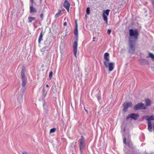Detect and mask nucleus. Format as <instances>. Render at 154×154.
Returning a JSON list of instances; mask_svg holds the SVG:
<instances>
[{
  "instance_id": "f257e3e1",
  "label": "nucleus",
  "mask_w": 154,
  "mask_h": 154,
  "mask_svg": "<svg viewBox=\"0 0 154 154\" xmlns=\"http://www.w3.org/2000/svg\"><path fill=\"white\" fill-rule=\"evenodd\" d=\"M129 35L128 52L132 54L135 51V46L139 34L137 29L134 30L131 29L129 30Z\"/></svg>"
},
{
  "instance_id": "f03ea898",
  "label": "nucleus",
  "mask_w": 154,
  "mask_h": 154,
  "mask_svg": "<svg viewBox=\"0 0 154 154\" xmlns=\"http://www.w3.org/2000/svg\"><path fill=\"white\" fill-rule=\"evenodd\" d=\"M104 61L103 63L106 68H108L109 70L111 72L114 68V63L112 62H109V54L108 53H106L104 54Z\"/></svg>"
},
{
  "instance_id": "7ed1b4c3",
  "label": "nucleus",
  "mask_w": 154,
  "mask_h": 154,
  "mask_svg": "<svg viewBox=\"0 0 154 154\" xmlns=\"http://www.w3.org/2000/svg\"><path fill=\"white\" fill-rule=\"evenodd\" d=\"M75 30L74 31V34L76 36V40H75L73 45V52L74 54V55L76 57H77L76 56V54L77 51V46H78V25L77 23L76 20L75 21Z\"/></svg>"
},
{
  "instance_id": "20e7f679",
  "label": "nucleus",
  "mask_w": 154,
  "mask_h": 154,
  "mask_svg": "<svg viewBox=\"0 0 154 154\" xmlns=\"http://www.w3.org/2000/svg\"><path fill=\"white\" fill-rule=\"evenodd\" d=\"M21 76H22L21 79L22 80V86L23 88L21 89L20 92L21 93L20 94L23 95L24 93L25 88V87L27 83V78L25 76V69H22L21 71Z\"/></svg>"
},
{
  "instance_id": "39448f33",
  "label": "nucleus",
  "mask_w": 154,
  "mask_h": 154,
  "mask_svg": "<svg viewBox=\"0 0 154 154\" xmlns=\"http://www.w3.org/2000/svg\"><path fill=\"white\" fill-rule=\"evenodd\" d=\"M146 107L144 104L142 103H137L133 107V109L135 110H138L140 109H146Z\"/></svg>"
},
{
  "instance_id": "423d86ee",
  "label": "nucleus",
  "mask_w": 154,
  "mask_h": 154,
  "mask_svg": "<svg viewBox=\"0 0 154 154\" xmlns=\"http://www.w3.org/2000/svg\"><path fill=\"white\" fill-rule=\"evenodd\" d=\"M85 138L83 136H81L79 141V150L81 154H82V149L85 146Z\"/></svg>"
},
{
  "instance_id": "0eeeda50",
  "label": "nucleus",
  "mask_w": 154,
  "mask_h": 154,
  "mask_svg": "<svg viewBox=\"0 0 154 154\" xmlns=\"http://www.w3.org/2000/svg\"><path fill=\"white\" fill-rule=\"evenodd\" d=\"M132 106V103L131 102H124L123 104V111L125 112L128 111L129 107H131Z\"/></svg>"
},
{
  "instance_id": "6e6552de",
  "label": "nucleus",
  "mask_w": 154,
  "mask_h": 154,
  "mask_svg": "<svg viewBox=\"0 0 154 154\" xmlns=\"http://www.w3.org/2000/svg\"><path fill=\"white\" fill-rule=\"evenodd\" d=\"M139 116L138 114L132 113L129 114L126 117V119H128L129 118H131L135 120H137Z\"/></svg>"
},
{
  "instance_id": "1a4fd4ad",
  "label": "nucleus",
  "mask_w": 154,
  "mask_h": 154,
  "mask_svg": "<svg viewBox=\"0 0 154 154\" xmlns=\"http://www.w3.org/2000/svg\"><path fill=\"white\" fill-rule=\"evenodd\" d=\"M63 6L66 9L67 11L69 12V11L70 4L67 0H65V1L64 2L63 4Z\"/></svg>"
},
{
  "instance_id": "9d476101",
  "label": "nucleus",
  "mask_w": 154,
  "mask_h": 154,
  "mask_svg": "<svg viewBox=\"0 0 154 154\" xmlns=\"http://www.w3.org/2000/svg\"><path fill=\"white\" fill-rule=\"evenodd\" d=\"M48 48L44 47L41 50V51L42 53V54L43 55H44L48 53Z\"/></svg>"
},
{
  "instance_id": "9b49d317",
  "label": "nucleus",
  "mask_w": 154,
  "mask_h": 154,
  "mask_svg": "<svg viewBox=\"0 0 154 154\" xmlns=\"http://www.w3.org/2000/svg\"><path fill=\"white\" fill-rule=\"evenodd\" d=\"M23 94H19L17 98V100L20 103L23 102Z\"/></svg>"
},
{
  "instance_id": "f8f14e48",
  "label": "nucleus",
  "mask_w": 154,
  "mask_h": 154,
  "mask_svg": "<svg viewBox=\"0 0 154 154\" xmlns=\"http://www.w3.org/2000/svg\"><path fill=\"white\" fill-rule=\"evenodd\" d=\"M33 4H32L30 6L29 9H30V13H35L36 12V9L34 8L33 6Z\"/></svg>"
},
{
  "instance_id": "ddd939ff",
  "label": "nucleus",
  "mask_w": 154,
  "mask_h": 154,
  "mask_svg": "<svg viewBox=\"0 0 154 154\" xmlns=\"http://www.w3.org/2000/svg\"><path fill=\"white\" fill-rule=\"evenodd\" d=\"M152 123L151 122H149L148 124V129L150 132L152 131Z\"/></svg>"
},
{
  "instance_id": "4468645a",
  "label": "nucleus",
  "mask_w": 154,
  "mask_h": 154,
  "mask_svg": "<svg viewBox=\"0 0 154 154\" xmlns=\"http://www.w3.org/2000/svg\"><path fill=\"white\" fill-rule=\"evenodd\" d=\"M51 42V41L50 39H47L46 40L44 43V44L45 45V47L48 48V47L50 45Z\"/></svg>"
},
{
  "instance_id": "2eb2a0df",
  "label": "nucleus",
  "mask_w": 154,
  "mask_h": 154,
  "mask_svg": "<svg viewBox=\"0 0 154 154\" xmlns=\"http://www.w3.org/2000/svg\"><path fill=\"white\" fill-rule=\"evenodd\" d=\"M146 119L149 122H151L150 121L151 120H154V116H151L150 117H149L148 116H145Z\"/></svg>"
},
{
  "instance_id": "dca6fc26",
  "label": "nucleus",
  "mask_w": 154,
  "mask_h": 154,
  "mask_svg": "<svg viewBox=\"0 0 154 154\" xmlns=\"http://www.w3.org/2000/svg\"><path fill=\"white\" fill-rule=\"evenodd\" d=\"M146 105V106H150L151 104V101L150 100L148 99H146L145 100Z\"/></svg>"
},
{
  "instance_id": "f3484780",
  "label": "nucleus",
  "mask_w": 154,
  "mask_h": 154,
  "mask_svg": "<svg viewBox=\"0 0 154 154\" xmlns=\"http://www.w3.org/2000/svg\"><path fill=\"white\" fill-rule=\"evenodd\" d=\"M43 31H42L41 32L40 34V35L39 36V37L38 38V43L39 44H40L41 43V42L42 40V37L43 36V34H42Z\"/></svg>"
},
{
  "instance_id": "a211bd4d",
  "label": "nucleus",
  "mask_w": 154,
  "mask_h": 154,
  "mask_svg": "<svg viewBox=\"0 0 154 154\" xmlns=\"http://www.w3.org/2000/svg\"><path fill=\"white\" fill-rule=\"evenodd\" d=\"M127 145L130 148V149L133 148V145L132 143L131 140H129L127 142Z\"/></svg>"
},
{
  "instance_id": "6ab92c4d",
  "label": "nucleus",
  "mask_w": 154,
  "mask_h": 154,
  "mask_svg": "<svg viewBox=\"0 0 154 154\" xmlns=\"http://www.w3.org/2000/svg\"><path fill=\"white\" fill-rule=\"evenodd\" d=\"M42 97L43 98H45L46 96V95L47 94V91L45 90L44 89L42 91Z\"/></svg>"
},
{
  "instance_id": "aec40b11",
  "label": "nucleus",
  "mask_w": 154,
  "mask_h": 154,
  "mask_svg": "<svg viewBox=\"0 0 154 154\" xmlns=\"http://www.w3.org/2000/svg\"><path fill=\"white\" fill-rule=\"evenodd\" d=\"M35 18L34 17H29L28 18V22L29 23H31L33 21L35 20Z\"/></svg>"
},
{
  "instance_id": "412c9836",
  "label": "nucleus",
  "mask_w": 154,
  "mask_h": 154,
  "mask_svg": "<svg viewBox=\"0 0 154 154\" xmlns=\"http://www.w3.org/2000/svg\"><path fill=\"white\" fill-rule=\"evenodd\" d=\"M103 17L104 20L106 21V23H107L108 18L107 16L104 14H103Z\"/></svg>"
},
{
  "instance_id": "4be33fe9",
  "label": "nucleus",
  "mask_w": 154,
  "mask_h": 154,
  "mask_svg": "<svg viewBox=\"0 0 154 154\" xmlns=\"http://www.w3.org/2000/svg\"><path fill=\"white\" fill-rule=\"evenodd\" d=\"M110 11V10L107 9L106 10H104V12L103 13V14H105L106 16H108L109 14Z\"/></svg>"
},
{
  "instance_id": "5701e85b",
  "label": "nucleus",
  "mask_w": 154,
  "mask_h": 154,
  "mask_svg": "<svg viewBox=\"0 0 154 154\" xmlns=\"http://www.w3.org/2000/svg\"><path fill=\"white\" fill-rule=\"evenodd\" d=\"M139 61H140V63L142 65L143 64V63L144 62H146L147 61L146 59H141L140 60H139Z\"/></svg>"
},
{
  "instance_id": "b1692460",
  "label": "nucleus",
  "mask_w": 154,
  "mask_h": 154,
  "mask_svg": "<svg viewBox=\"0 0 154 154\" xmlns=\"http://www.w3.org/2000/svg\"><path fill=\"white\" fill-rule=\"evenodd\" d=\"M61 10H59L58 13H57L55 15V18H57L60 15V14L61 13Z\"/></svg>"
},
{
  "instance_id": "393cba45",
  "label": "nucleus",
  "mask_w": 154,
  "mask_h": 154,
  "mask_svg": "<svg viewBox=\"0 0 154 154\" xmlns=\"http://www.w3.org/2000/svg\"><path fill=\"white\" fill-rule=\"evenodd\" d=\"M86 13L87 14H89L90 13V8L89 7L87 8L86 10Z\"/></svg>"
},
{
  "instance_id": "a878e982",
  "label": "nucleus",
  "mask_w": 154,
  "mask_h": 154,
  "mask_svg": "<svg viewBox=\"0 0 154 154\" xmlns=\"http://www.w3.org/2000/svg\"><path fill=\"white\" fill-rule=\"evenodd\" d=\"M56 130V129L55 128H52L51 129L50 133H54L55 131Z\"/></svg>"
},
{
  "instance_id": "bb28decb",
  "label": "nucleus",
  "mask_w": 154,
  "mask_h": 154,
  "mask_svg": "<svg viewBox=\"0 0 154 154\" xmlns=\"http://www.w3.org/2000/svg\"><path fill=\"white\" fill-rule=\"evenodd\" d=\"M149 56L152 59H154V55L152 53H149Z\"/></svg>"
},
{
  "instance_id": "cd10ccee",
  "label": "nucleus",
  "mask_w": 154,
  "mask_h": 154,
  "mask_svg": "<svg viewBox=\"0 0 154 154\" xmlns=\"http://www.w3.org/2000/svg\"><path fill=\"white\" fill-rule=\"evenodd\" d=\"M53 74V72L52 71H51L50 72L49 75V77L50 79H51L52 78V76Z\"/></svg>"
},
{
  "instance_id": "c85d7f7f",
  "label": "nucleus",
  "mask_w": 154,
  "mask_h": 154,
  "mask_svg": "<svg viewBox=\"0 0 154 154\" xmlns=\"http://www.w3.org/2000/svg\"><path fill=\"white\" fill-rule=\"evenodd\" d=\"M43 13H42L40 15V17L42 20H43Z\"/></svg>"
},
{
  "instance_id": "c756f323",
  "label": "nucleus",
  "mask_w": 154,
  "mask_h": 154,
  "mask_svg": "<svg viewBox=\"0 0 154 154\" xmlns=\"http://www.w3.org/2000/svg\"><path fill=\"white\" fill-rule=\"evenodd\" d=\"M111 31L110 29H108L107 31V34L109 35L111 32Z\"/></svg>"
},
{
  "instance_id": "7c9ffc66",
  "label": "nucleus",
  "mask_w": 154,
  "mask_h": 154,
  "mask_svg": "<svg viewBox=\"0 0 154 154\" xmlns=\"http://www.w3.org/2000/svg\"><path fill=\"white\" fill-rule=\"evenodd\" d=\"M126 138L124 137L123 139V143L125 144H126Z\"/></svg>"
},
{
  "instance_id": "2f4dec72",
  "label": "nucleus",
  "mask_w": 154,
  "mask_h": 154,
  "mask_svg": "<svg viewBox=\"0 0 154 154\" xmlns=\"http://www.w3.org/2000/svg\"><path fill=\"white\" fill-rule=\"evenodd\" d=\"M152 5L153 7V10L154 11V0H152Z\"/></svg>"
},
{
  "instance_id": "473e14b6",
  "label": "nucleus",
  "mask_w": 154,
  "mask_h": 154,
  "mask_svg": "<svg viewBox=\"0 0 154 154\" xmlns=\"http://www.w3.org/2000/svg\"><path fill=\"white\" fill-rule=\"evenodd\" d=\"M22 154H28V153L26 152L23 151L22 152Z\"/></svg>"
},
{
  "instance_id": "72a5a7b5",
  "label": "nucleus",
  "mask_w": 154,
  "mask_h": 154,
  "mask_svg": "<svg viewBox=\"0 0 154 154\" xmlns=\"http://www.w3.org/2000/svg\"><path fill=\"white\" fill-rule=\"evenodd\" d=\"M44 110H45V112H47L48 111V110L47 109H46V108H44Z\"/></svg>"
},
{
  "instance_id": "f704fd0d",
  "label": "nucleus",
  "mask_w": 154,
  "mask_h": 154,
  "mask_svg": "<svg viewBox=\"0 0 154 154\" xmlns=\"http://www.w3.org/2000/svg\"><path fill=\"white\" fill-rule=\"evenodd\" d=\"M66 25H67L66 22H64L63 23V25L64 26H66Z\"/></svg>"
},
{
  "instance_id": "c9c22d12",
  "label": "nucleus",
  "mask_w": 154,
  "mask_h": 154,
  "mask_svg": "<svg viewBox=\"0 0 154 154\" xmlns=\"http://www.w3.org/2000/svg\"><path fill=\"white\" fill-rule=\"evenodd\" d=\"M30 1L31 3H32L33 4V3L34 1L33 0H30Z\"/></svg>"
},
{
  "instance_id": "e433bc0d",
  "label": "nucleus",
  "mask_w": 154,
  "mask_h": 154,
  "mask_svg": "<svg viewBox=\"0 0 154 154\" xmlns=\"http://www.w3.org/2000/svg\"><path fill=\"white\" fill-rule=\"evenodd\" d=\"M85 111L87 112V113H88V111L85 108Z\"/></svg>"
},
{
  "instance_id": "4c0bfd02",
  "label": "nucleus",
  "mask_w": 154,
  "mask_h": 154,
  "mask_svg": "<svg viewBox=\"0 0 154 154\" xmlns=\"http://www.w3.org/2000/svg\"><path fill=\"white\" fill-rule=\"evenodd\" d=\"M97 99H98V100H100V97H97Z\"/></svg>"
},
{
  "instance_id": "58836bf2",
  "label": "nucleus",
  "mask_w": 154,
  "mask_h": 154,
  "mask_svg": "<svg viewBox=\"0 0 154 154\" xmlns=\"http://www.w3.org/2000/svg\"><path fill=\"white\" fill-rule=\"evenodd\" d=\"M45 103H43V107H44H44H45Z\"/></svg>"
},
{
  "instance_id": "ea45409f",
  "label": "nucleus",
  "mask_w": 154,
  "mask_h": 154,
  "mask_svg": "<svg viewBox=\"0 0 154 154\" xmlns=\"http://www.w3.org/2000/svg\"><path fill=\"white\" fill-rule=\"evenodd\" d=\"M46 87H49L48 85V84L46 85Z\"/></svg>"
},
{
  "instance_id": "a19ab883",
  "label": "nucleus",
  "mask_w": 154,
  "mask_h": 154,
  "mask_svg": "<svg viewBox=\"0 0 154 154\" xmlns=\"http://www.w3.org/2000/svg\"><path fill=\"white\" fill-rule=\"evenodd\" d=\"M96 38L94 37L93 38V39H95Z\"/></svg>"
},
{
  "instance_id": "79ce46f5",
  "label": "nucleus",
  "mask_w": 154,
  "mask_h": 154,
  "mask_svg": "<svg viewBox=\"0 0 154 154\" xmlns=\"http://www.w3.org/2000/svg\"><path fill=\"white\" fill-rule=\"evenodd\" d=\"M94 41H95L94 40H93V42H94Z\"/></svg>"
},
{
  "instance_id": "37998d69",
  "label": "nucleus",
  "mask_w": 154,
  "mask_h": 154,
  "mask_svg": "<svg viewBox=\"0 0 154 154\" xmlns=\"http://www.w3.org/2000/svg\"><path fill=\"white\" fill-rule=\"evenodd\" d=\"M42 1V0H40V2H41Z\"/></svg>"
},
{
  "instance_id": "c03bdc74",
  "label": "nucleus",
  "mask_w": 154,
  "mask_h": 154,
  "mask_svg": "<svg viewBox=\"0 0 154 154\" xmlns=\"http://www.w3.org/2000/svg\"><path fill=\"white\" fill-rule=\"evenodd\" d=\"M72 154H74V153H72Z\"/></svg>"
}]
</instances>
